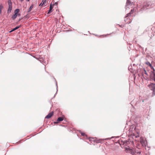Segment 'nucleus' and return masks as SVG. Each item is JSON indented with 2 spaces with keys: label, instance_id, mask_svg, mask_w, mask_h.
<instances>
[{
  "label": "nucleus",
  "instance_id": "nucleus-24",
  "mask_svg": "<svg viewBox=\"0 0 155 155\" xmlns=\"http://www.w3.org/2000/svg\"><path fill=\"white\" fill-rule=\"evenodd\" d=\"M54 123L55 124H57L58 123V122L57 121L54 122Z\"/></svg>",
  "mask_w": 155,
  "mask_h": 155
},
{
  "label": "nucleus",
  "instance_id": "nucleus-21",
  "mask_svg": "<svg viewBox=\"0 0 155 155\" xmlns=\"http://www.w3.org/2000/svg\"><path fill=\"white\" fill-rule=\"evenodd\" d=\"M3 8V6L2 5H0V14L2 13V10Z\"/></svg>",
  "mask_w": 155,
  "mask_h": 155
},
{
  "label": "nucleus",
  "instance_id": "nucleus-12",
  "mask_svg": "<svg viewBox=\"0 0 155 155\" xmlns=\"http://www.w3.org/2000/svg\"><path fill=\"white\" fill-rule=\"evenodd\" d=\"M46 0H42L41 2L39 4V6H42L46 3Z\"/></svg>",
  "mask_w": 155,
  "mask_h": 155
},
{
  "label": "nucleus",
  "instance_id": "nucleus-17",
  "mask_svg": "<svg viewBox=\"0 0 155 155\" xmlns=\"http://www.w3.org/2000/svg\"><path fill=\"white\" fill-rule=\"evenodd\" d=\"M142 73L143 74H145L146 75H148V74L147 72V71H146L144 68H143V71H142Z\"/></svg>",
  "mask_w": 155,
  "mask_h": 155
},
{
  "label": "nucleus",
  "instance_id": "nucleus-1",
  "mask_svg": "<svg viewBox=\"0 0 155 155\" xmlns=\"http://www.w3.org/2000/svg\"><path fill=\"white\" fill-rule=\"evenodd\" d=\"M136 141H137L139 143L137 144V148L141 149L142 147H145L147 145V142L146 140L143 137H141L139 140H136Z\"/></svg>",
  "mask_w": 155,
  "mask_h": 155
},
{
  "label": "nucleus",
  "instance_id": "nucleus-4",
  "mask_svg": "<svg viewBox=\"0 0 155 155\" xmlns=\"http://www.w3.org/2000/svg\"><path fill=\"white\" fill-rule=\"evenodd\" d=\"M153 78L154 81H155V74H153ZM148 87L150 90L153 91V96L155 95V84L151 83L148 85Z\"/></svg>",
  "mask_w": 155,
  "mask_h": 155
},
{
  "label": "nucleus",
  "instance_id": "nucleus-3",
  "mask_svg": "<svg viewBox=\"0 0 155 155\" xmlns=\"http://www.w3.org/2000/svg\"><path fill=\"white\" fill-rule=\"evenodd\" d=\"M126 150L127 152L129 153L132 155H141V150L138 151L137 150H136L135 151L129 148L127 149Z\"/></svg>",
  "mask_w": 155,
  "mask_h": 155
},
{
  "label": "nucleus",
  "instance_id": "nucleus-15",
  "mask_svg": "<svg viewBox=\"0 0 155 155\" xmlns=\"http://www.w3.org/2000/svg\"><path fill=\"white\" fill-rule=\"evenodd\" d=\"M33 5L32 4L30 7L29 9H28L27 12L29 13L31 10L33 8Z\"/></svg>",
  "mask_w": 155,
  "mask_h": 155
},
{
  "label": "nucleus",
  "instance_id": "nucleus-2",
  "mask_svg": "<svg viewBox=\"0 0 155 155\" xmlns=\"http://www.w3.org/2000/svg\"><path fill=\"white\" fill-rule=\"evenodd\" d=\"M155 8V2H146L144 3L143 7L140 9L141 11H144L147 9Z\"/></svg>",
  "mask_w": 155,
  "mask_h": 155
},
{
  "label": "nucleus",
  "instance_id": "nucleus-29",
  "mask_svg": "<svg viewBox=\"0 0 155 155\" xmlns=\"http://www.w3.org/2000/svg\"><path fill=\"white\" fill-rule=\"evenodd\" d=\"M130 69V66H129L128 67V69Z\"/></svg>",
  "mask_w": 155,
  "mask_h": 155
},
{
  "label": "nucleus",
  "instance_id": "nucleus-7",
  "mask_svg": "<svg viewBox=\"0 0 155 155\" xmlns=\"http://www.w3.org/2000/svg\"><path fill=\"white\" fill-rule=\"evenodd\" d=\"M134 9H131V12H130L129 13L127 14V15L125 16V18H127L129 17V16H130L131 15V14L134 11ZM128 18H127L126 19H124V21L127 22V23L128 24H130V23L131 22L130 21H127V20H128Z\"/></svg>",
  "mask_w": 155,
  "mask_h": 155
},
{
  "label": "nucleus",
  "instance_id": "nucleus-23",
  "mask_svg": "<svg viewBox=\"0 0 155 155\" xmlns=\"http://www.w3.org/2000/svg\"><path fill=\"white\" fill-rule=\"evenodd\" d=\"M58 4V3L57 2H55L54 4V5H57Z\"/></svg>",
  "mask_w": 155,
  "mask_h": 155
},
{
  "label": "nucleus",
  "instance_id": "nucleus-10",
  "mask_svg": "<svg viewBox=\"0 0 155 155\" xmlns=\"http://www.w3.org/2000/svg\"><path fill=\"white\" fill-rule=\"evenodd\" d=\"M53 8V6L51 4L50 6L49 9L48 11V12H47V14L48 15L51 12H52V10Z\"/></svg>",
  "mask_w": 155,
  "mask_h": 155
},
{
  "label": "nucleus",
  "instance_id": "nucleus-19",
  "mask_svg": "<svg viewBox=\"0 0 155 155\" xmlns=\"http://www.w3.org/2000/svg\"><path fill=\"white\" fill-rule=\"evenodd\" d=\"M19 11V9L18 8L16 9L15 11V13L18 14Z\"/></svg>",
  "mask_w": 155,
  "mask_h": 155
},
{
  "label": "nucleus",
  "instance_id": "nucleus-20",
  "mask_svg": "<svg viewBox=\"0 0 155 155\" xmlns=\"http://www.w3.org/2000/svg\"><path fill=\"white\" fill-rule=\"evenodd\" d=\"M56 87H57V91H56V93L54 94V97H55V95H56V94L57 93V91H58V86H57V82H56Z\"/></svg>",
  "mask_w": 155,
  "mask_h": 155
},
{
  "label": "nucleus",
  "instance_id": "nucleus-31",
  "mask_svg": "<svg viewBox=\"0 0 155 155\" xmlns=\"http://www.w3.org/2000/svg\"><path fill=\"white\" fill-rule=\"evenodd\" d=\"M23 0H21V1H23Z\"/></svg>",
  "mask_w": 155,
  "mask_h": 155
},
{
  "label": "nucleus",
  "instance_id": "nucleus-16",
  "mask_svg": "<svg viewBox=\"0 0 155 155\" xmlns=\"http://www.w3.org/2000/svg\"><path fill=\"white\" fill-rule=\"evenodd\" d=\"M63 120V118L62 117H59L57 120V121H61Z\"/></svg>",
  "mask_w": 155,
  "mask_h": 155
},
{
  "label": "nucleus",
  "instance_id": "nucleus-5",
  "mask_svg": "<svg viewBox=\"0 0 155 155\" xmlns=\"http://www.w3.org/2000/svg\"><path fill=\"white\" fill-rule=\"evenodd\" d=\"M133 128H134V126H131L130 127L129 130L130 131H134V132H136L137 134V135H134L133 136L134 137H135L136 138H137V137H139V135L138 134V133L139 132V130L137 129L136 128V127H134V130H133Z\"/></svg>",
  "mask_w": 155,
  "mask_h": 155
},
{
  "label": "nucleus",
  "instance_id": "nucleus-27",
  "mask_svg": "<svg viewBox=\"0 0 155 155\" xmlns=\"http://www.w3.org/2000/svg\"><path fill=\"white\" fill-rule=\"evenodd\" d=\"M21 18H20L19 19V21H20L21 20Z\"/></svg>",
  "mask_w": 155,
  "mask_h": 155
},
{
  "label": "nucleus",
  "instance_id": "nucleus-6",
  "mask_svg": "<svg viewBox=\"0 0 155 155\" xmlns=\"http://www.w3.org/2000/svg\"><path fill=\"white\" fill-rule=\"evenodd\" d=\"M8 8L7 10V13H10L11 12V11L12 8V2L10 0H9L8 1Z\"/></svg>",
  "mask_w": 155,
  "mask_h": 155
},
{
  "label": "nucleus",
  "instance_id": "nucleus-25",
  "mask_svg": "<svg viewBox=\"0 0 155 155\" xmlns=\"http://www.w3.org/2000/svg\"><path fill=\"white\" fill-rule=\"evenodd\" d=\"M89 140H90V141H91V140H91V139L90 138H89Z\"/></svg>",
  "mask_w": 155,
  "mask_h": 155
},
{
  "label": "nucleus",
  "instance_id": "nucleus-14",
  "mask_svg": "<svg viewBox=\"0 0 155 155\" xmlns=\"http://www.w3.org/2000/svg\"><path fill=\"white\" fill-rule=\"evenodd\" d=\"M81 134L82 136H84V138L85 139H87L88 138L87 137V135L85 134V133H83V132H81Z\"/></svg>",
  "mask_w": 155,
  "mask_h": 155
},
{
  "label": "nucleus",
  "instance_id": "nucleus-18",
  "mask_svg": "<svg viewBox=\"0 0 155 155\" xmlns=\"http://www.w3.org/2000/svg\"><path fill=\"white\" fill-rule=\"evenodd\" d=\"M146 64H147L149 65L151 68H153V67H152V65L149 62H147L146 63Z\"/></svg>",
  "mask_w": 155,
  "mask_h": 155
},
{
  "label": "nucleus",
  "instance_id": "nucleus-28",
  "mask_svg": "<svg viewBox=\"0 0 155 155\" xmlns=\"http://www.w3.org/2000/svg\"><path fill=\"white\" fill-rule=\"evenodd\" d=\"M18 16H20V14H18Z\"/></svg>",
  "mask_w": 155,
  "mask_h": 155
},
{
  "label": "nucleus",
  "instance_id": "nucleus-22",
  "mask_svg": "<svg viewBox=\"0 0 155 155\" xmlns=\"http://www.w3.org/2000/svg\"><path fill=\"white\" fill-rule=\"evenodd\" d=\"M128 142L127 141H124V143H123V144H124L125 143H126V144H128Z\"/></svg>",
  "mask_w": 155,
  "mask_h": 155
},
{
  "label": "nucleus",
  "instance_id": "nucleus-26",
  "mask_svg": "<svg viewBox=\"0 0 155 155\" xmlns=\"http://www.w3.org/2000/svg\"><path fill=\"white\" fill-rule=\"evenodd\" d=\"M100 142H101V141H98L97 142V143H100Z\"/></svg>",
  "mask_w": 155,
  "mask_h": 155
},
{
  "label": "nucleus",
  "instance_id": "nucleus-13",
  "mask_svg": "<svg viewBox=\"0 0 155 155\" xmlns=\"http://www.w3.org/2000/svg\"><path fill=\"white\" fill-rule=\"evenodd\" d=\"M18 14H17L16 13H15V14L12 16V18L13 19H15L17 16H18Z\"/></svg>",
  "mask_w": 155,
  "mask_h": 155
},
{
  "label": "nucleus",
  "instance_id": "nucleus-9",
  "mask_svg": "<svg viewBox=\"0 0 155 155\" xmlns=\"http://www.w3.org/2000/svg\"><path fill=\"white\" fill-rule=\"evenodd\" d=\"M53 114V112L49 113L45 117V118L49 119L50 118Z\"/></svg>",
  "mask_w": 155,
  "mask_h": 155
},
{
  "label": "nucleus",
  "instance_id": "nucleus-30",
  "mask_svg": "<svg viewBox=\"0 0 155 155\" xmlns=\"http://www.w3.org/2000/svg\"><path fill=\"white\" fill-rule=\"evenodd\" d=\"M30 0H27V1H29Z\"/></svg>",
  "mask_w": 155,
  "mask_h": 155
},
{
  "label": "nucleus",
  "instance_id": "nucleus-11",
  "mask_svg": "<svg viewBox=\"0 0 155 155\" xmlns=\"http://www.w3.org/2000/svg\"><path fill=\"white\" fill-rule=\"evenodd\" d=\"M21 26V25H20V26H17L15 28H13L10 31H9V32H12L15 31V30L19 28Z\"/></svg>",
  "mask_w": 155,
  "mask_h": 155
},
{
  "label": "nucleus",
  "instance_id": "nucleus-8",
  "mask_svg": "<svg viewBox=\"0 0 155 155\" xmlns=\"http://www.w3.org/2000/svg\"><path fill=\"white\" fill-rule=\"evenodd\" d=\"M126 4V9L129 8L128 6H132L133 5H134L133 2H130L129 0H127Z\"/></svg>",
  "mask_w": 155,
  "mask_h": 155
}]
</instances>
